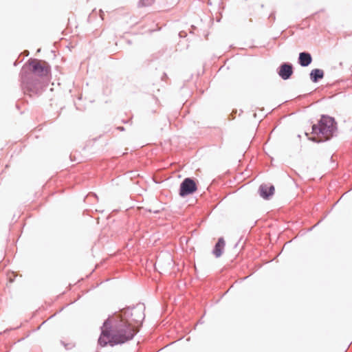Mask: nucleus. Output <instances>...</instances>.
I'll list each match as a JSON object with an SVG mask.
<instances>
[{
	"instance_id": "1",
	"label": "nucleus",
	"mask_w": 352,
	"mask_h": 352,
	"mask_svg": "<svg viewBox=\"0 0 352 352\" xmlns=\"http://www.w3.org/2000/svg\"><path fill=\"white\" fill-rule=\"evenodd\" d=\"M132 316L131 309L122 310L120 314L107 320L102 327L98 343L101 346L122 344L133 338L135 329L128 318Z\"/></svg>"
},
{
	"instance_id": "2",
	"label": "nucleus",
	"mask_w": 352,
	"mask_h": 352,
	"mask_svg": "<svg viewBox=\"0 0 352 352\" xmlns=\"http://www.w3.org/2000/svg\"><path fill=\"white\" fill-rule=\"evenodd\" d=\"M336 129L334 119L329 116H323L319 125L312 126V133L317 135L318 138H311L314 142H323L329 140Z\"/></svg>"
},
{
	"instance_id": "3",
	"label": "nucleus",
	"mask_w": 352,
	"mask_h": 352,
	"mask_svg": "<svg viewBox=\"0 0 352 352\" xmlns=\"http://www.w3.org/2000/svg\"><path fill=\"white\" fill-rule=\"evenodd\" d=\"M196 190L195 182L190 178H186L180 185L179 195L184 197L193 193Z\"/></svg>"
},
{
	"instance_id": "4",
	"label": "nucleus",
	"mask_w": 352,
	"mask_h": 352,
	"mask_svg": "<svg viewBox=\"0 0 352 352\" xmlns=\"http://www.w3.org/2000/svg\"><path fill=\"white\" fill-rule=\"evenodd\" d=\"M32 67V71L38 76H46L48 73V68L45 63H41L39 60H34L30 63Z\"/></svg>"
},
{
	"instance_id": "5",
	"label": "nucleus",
	"mask_w": 352,
	"mask_h": 352,
	"mask_svg": "<svg viewBox=\"0 0 352 352\" xmlns=\"http://www.w3.org/2000/svg\"><path fill=\"white\" fill-rule=\"evenodd\" d=\"M293 73L292 66L287 63H284L280 67L278 75L283 79L287 80L289 78Z\"/></svg>"
},
{
	"instance_id": "6",
	"label": "nucleus",
	"mask_w": 352,
	"mask_h": 352,
	"mask_svg": "<svg viewBox=\"0 0 352 352\" xmlns=\"http://www.w3.org/2000/svg\"><path fill=\"white\" fill-rule=\"evenodd\" d=\"M260 195L264 199H269L274 192V186H268L267 184H263L259 188Z\"/></svg>"
},
{
	"instance_id": "7",
	"label": "nucleus",
	"mask_w": 352,
	"mask_h": 352,
	"mask_svg": "<svg viewBox=\"0 0 352 352\" xmlns=\"http://www.w3.org/2000/svg\"><path fill=\"white\" fill-rule=\"evenodd\" d=\"M299 64L302 67L308 66L312 60L310 54L307 52H301L299 54Z\"/></svg>"
},
{
	"instance_id": "8",
	"label": "nucleus",
	"mask_w": 352,
	"mask_h": 352,
	"mask_svg": "<svg viewBox=\"0 0 352 352\" xmlns=\"http://www.w3.org/2000/svg\"><path fill=\"white\" fill-rule=\"evenodd\" d=\"M224 246L225 241L223 238H220L213 250V254L215 255L216 257L218 258L221 256Z\"/></svg>"
},
{
	"instance_id": "9",
	"label": "nucleus",
	"mask_w": 352,
	"mask_h": 352,
	"mask_svg": "<svg viewBox=\"0 0 352 352\" xmlns=\"http://www.w3.org/2000/svg\"><path fill=\"white\" fill-rule=\"evenodd\" d=\"M324 72L322 70L320 69H315L311 72L310 77L313 82H316L318 80V79H321L323 78Z\"/></svg>"
},
{
	"instance_id": "10",
	"label": "nucleus",
	"mask_w": 352,
	"mask_h": 352,
	"mask_svg": "<svg viewBox=\"0 0 352 352\" xmlns=\"http://www.w3.org/2000/svg\"><path fill=\"white\" fill-rule=\"evenodd\" d=\"M153 1L154 0H141V3L143 6H147L151 5L153 2Z\"/></svg>"
},
{
	"instance_id": "11",
	"label": "nucleus",
	"mask_w": 352,
	"mask_h": 352,
	"mask_svg": "<svg viewBox=\"0 0 352 352\" xmlns=\"http://www.w3.org/2000/svg\"><path fill=\"white\" fill-rule=\"evenodd\" d=\"M172 262H173V260H172L170 256L168 255L167 256V265H168V267H170L171 266Z\"/></svg>"
},
{
	"instance_id": "12",
	"label": "nucleus",
	"mask_w": 352,
	"mask_h": 352,
	"mask_svg": "<svg viewBox=\"0 0 352 352\" xmlns=\"http://www.w3.org/2000/svg\"><path fill=\"white\" fill-rule=\"evenodd\" d=\"M162 263V262H161V260H160V259H159V260L157 261V265H158L159 267H160V268H162V263Z\"/></svg>"
}]
</instances>
